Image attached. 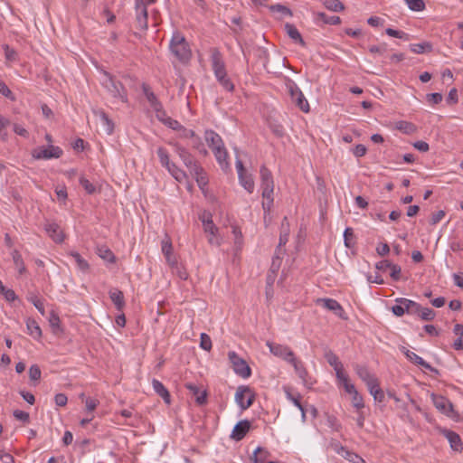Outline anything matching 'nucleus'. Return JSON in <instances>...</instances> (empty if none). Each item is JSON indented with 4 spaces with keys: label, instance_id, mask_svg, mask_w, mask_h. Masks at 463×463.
I'll return each mask as SVG.
<instances>
[{
    "label": "nucleus",
    "instance_id": "f257e3e1",
    "mask_svg": "<svg viewBox=\"0 0 463 463\" xmlns=\"http://www.w3.org/2000/svg\"><path fill=\"white\" fill-rule=\"evenodd\" d=\"M170 51L175 57L184 64H187L192 58V51L185 37L179 32H175L170 41Z\"/></svg>",
    "mask_w": 463,
    "mask_h": 463
},
{
    "label": "nucleus",
    "instance_id": "f03ea898",
    "mask_svg": "<svg viewBox=\"0 0 463 463\" xmlns=\"http://www.w3.org/2000/svg\"><path fill=\"white\" fill-rule=\"evenodd\" d=\"M260 186L262 189V197L267 202H262V208L265 213H269L273 203L274 181L271 172L262 165L260 169Z\"/></svg>",
    "mask_w": 463,
    "mask_h": 463
},
{
    "label": "nucleus",
    "instance_id": "7ed1b4c3",
    "mask_svg": "<svg viewBox=\"0 0 463 463\" xmlns=\"http://www.w3.org/2000/svg\"><path fill=\"white\" fill-rule=\"evenodd\" d=\"M104 75L106 80L103 81V86L110 93L113 98L119 99L122 102H128L127 90L123 84L116 80L115 78L109 72L105 71Z\"/></svg>",
    "mask_w": 463,
    "mask_h": 463
},
{
    "label": "nucleus",
    "instance_id": "20e7f679",
    "mask_svg": "<svg viewBox=\"0 0 463 463\" xmlns=\"http://www.w3.org/2000/svg\"><path fill=\"white\" fill-rule=\"evenodd\" d=\"M432 402L437 410L446 416L458 420L459 414L454 410L452 402L442 395L432 394Z\"/></svg>",
    "mask_w": 463,
    "mask_h": 463
},
{
    "label": "nucleus",
    "instance_id": "39448f33",
    "mask_svg": "<svg viewBox=\"0 0 463 463\" xmlns=\"http://www.w3.org/2000/svg\"><path fill=\"white\" fill-rule=\"evenodd\" d=\"M228 357L236 374L242 378H249L250 376L251 369L244 359L233 351L229 352Z\"/></svg>",
    "mask_w": 463,
    "mask_h": 463
},
{
    "label": "nucleus",
    "instance_id": "423d86ee",
    "mask_svg": "<svg viewBox=\"0 0 463 463\" xmlns=\"http://www.w3.org/2000/svg\"><path fill=\"white\" fill-rule=\"evenodd\" d=\"M288 89L295 105L303 112L307 113L310 109L309 103L298 85L294 81H290L288 84Z\"/></svg>",
    "mask_w": 463,
    "mask_h": 463
},
{
    "label": "nucleus",
    "instance_id": "0eeeda50",
    "mask_svg": "<svg viewBox=\"0 0 463 463\" xmlns=\"http://www.w3.org/2000/svg\"><path fill=\"white\" fill-rule=\"evenodd\" d=\"M61 155V148L55 146H49L47 147L41 146L35 149L33 153V156L36 159L59 158Z\"/></svg>",
    "mask_w": 463,
    "mask_h": 463
},
{
    "label": "nucleus",
    "instance_id": "6e6552de",
    "mask_svg": "<svg viewBox=\"0 0 463 463\" xmlns=\"http://www.w3.org/2000/svg\"><path fill=\"white\" fill-rule=\"evenodd\" d=\"M267 345L269 348L271 354L278 356L287 362H290V358H294V353L288 345L275 344L272 342H267Z\"/></svg>",
    "mask_w": 463,
    "mask_h": 463
},
{
    "label": "nucleus",
    "instance_id": "1a4fd4ad",
    "mask_svg": "<svg viewBox=\"0 0 463 463\" xmlns=\"http://www.w3.org/2000/svg\"><path fill=\"white\" fill-rule=\"evenodd\" d=\"M136 22L140 30L147 29V7L143 0H136Z\"/></svg>",
    "mask_w": 463,
    "mask_h": 463
},
{
    "label": "nucleus",
    "instance_id": "9d476101",
    "mask_svg": "<svg viewBox=\"0 0 463 463\" xmlns=\"http://www.w3.org/2000/svg\"><path fill=\"white\" fill-rule=\"evenodd\" d=\"M175 151L178 154L181 160L184 162L185 166L190 170L197 166L199 164L191 155V153L184 146H182L178 143H175L174 145Z\"/></svg>",
    "mask_w": 463,
    "mask_h": 463
},
{
    "label": "nucleus",
    "instance_id": "9b49d317",
    "mask_svg": "<svg viewBox=\"0 0 463 463\" xmlns=\"http://www.w3.org/2000/svg\"><path fill=\"white\" fill-rule=\"evenodd\" d=\"M317 304H322L323 307L328 310L333 311L337 317L342 319H347L345 317V313L342 306L333 298H318L317 300Z\"/></svg>",
    "mask_w": 463,
    "mask_h": 463
},
{
    "label": "nucleus",
    "instance_id": "f8f14e48",
    "mask_svg": "<svg viewBox=\"0 0 463 463\" xmlns=\"http://www.w3.org/2000/svg\"><path fill=\"white\" fill-rule=\"evenodd\" d=\"M43 228L54 242L61 243L64 241V233L56 222H46Z\"/></svg>",
    "mask_w": 463,
    "mask_h": 463
},
{
    "label": "nucleus",
    "instance_id": "ddd939ff",
    "mask_svg": "<svg viewBox=\"0 0 463 463\" xmlns=\"http://www.w3.org/2000/svg\"><path fill=\"white\" fill-rule=\"evenodd\" d=\"M250 429V422L248 420H240L234 426L231 438L236 441L241 440Z\"/></svg>",
    "mask_w": 463,
    "mask_h": 463
},
{
    "label": "nucleus",
    "instance_id": "4468645a",
    "mask_svg": "<svg viewBox=\"0 0 463 463\" xmlns=\"http://www.w3.org/2000/svg\"><path fill=\"white\" fill-rule=\"evenodd\" d=\"M289 363L293 365L296 373L302 380L303 384L305 386L310 388L312 385V383L307 380L308 373H307L306 367L304 366V364L301 362L298 361L296 359V357L290 358Z\"/></svg>",
    "mask_w": 463,
    "mask_h": 463
},
{
    "label": "nucleus",
    "instance_id": "2eb2a0df",
    "mask_svg": "<svg viewBox=\"0 0 463 463\" xmlns=\"http://www.w3.org/2000/svg\"><path fill=\"white\" fill-rule=\"evenodd\" d=\"M354 370L356 374L363 382L365 383L367 387H369L370 384L374 383V382L378 381V379L373 374H372L368 368L364 365L355 364Z\"/></svg>",
    "mask_w": 463,
    "mask_h": 463
},
{
    "label": "nucleus",
    "instance_id": "dca6fc26",
    "mask_svg": "<svg viewBox=\"0 0 463 463\" xmlns=\"http://www.w3.org/2000/svg\"><path fill=\"white\" fill-rule=\"evenodd\" d=\"M442 433L449 440L450 448L453 450L461 451L463 449V444L458 433L450 430H443Z\"/></svg>",
    "mask_w": 463,
    "mask_h": 463
},
{
    "label": "nucleus",
    "instance_id": "f3484780",
    "mask_svg": "<svg viewBox=\"0 0 463 463\" xmlns=\"http://www.w3.org/2000/svg\"><path fill=\"white\" fill-rule=\"evenodd\" d=\"M190 174L195 178L200 189L203 190L204 187L208 184V177L204 169L200 165H198L190 170Z\"/></svg>",
    "mask_w": 463,
    "mask_h": 463
},
{
    "label": "nucleus",
    "instance_id": "a211bd4d",
    "mask_svg": "<svg viewBox=\"0 0 463 463\" xmlns=\"http://www.w3.org/2000/svg\"><path fill=\"white\" fill-rule=\"evenodd\" d=\"M211 62L213 72L226 68L222 54L217 48L211 49Z\"/></svg>",
    "mask_w": 463,
    "mask_h": 463
},
{
    "label": "nucleus",
    "instance_id": "6ab92c4d",
    "mask_svg": "<svg viewBox=\"0 0 463 463\" xmlns=\"http://www.w3.org/2000/svg\"><path fill=\"white\" fill-rule=\"evenodd\" d=\"M204 137L208 146L212 148L213 151L216 146L221 147L224 146L222 137L213 130H206Z\"/></svg>",
    "mask_w": 463,
    "mask_h": 463
},
{
    "label": "nucleus",
    "instance_id": "aec40b11",
    "mask_svg": "<svg viewBox=\"0 0 463 463\" xmlns=\"http://www.w3.org/2000/svg\"><path fill=\"white\" fill-rule=\"evenodd\" d=\"M213 152L214 154V156H215L217 162L221 165V167L223 170H227L229 168V162H228V152H227L225 146H222L221 147L216 146Z\"/></svg>",
    "mask_w": 463,
    "mask_h": 463
},
{
    "label": "nucleus",
    "instance_id": "412c9836",
    "mask_svg": "<svg viewBox=\"0 0 463 463\" xmlns=\"http://www.w3.org/2000/svg\"><path fill=\"white\" fill-rule=\"evenodd\" d=\"M284 27L287 34L292 41L299 43L303 47L306 46V42L304 41L300 33L294 24L287 23Z\"/></svg>",
    "mask_w": 463,
    "mask_h": 463
},
{
    "label": "nucleus",
    "instance_id": "4be33fe9",
    "mask_svg": "<svg viewBox=\"0 0 463 463\" xmlns=\"http://www.w3.org/2000/svg\"><path fill=\"white\" fill-rule=\"evenodd\" d=\"M152 385H153L154 391L164 400V402L166 404H170L171 403V395H170V392H168V390L164 386V384L160 381H158L156 379H153Z\"/></svg>",
    "mask_w": 463,
    "mask_h": 463
},
{
    "label": "nucleus",
    "instance_id": "5701e85b",
    "mask_svg": "<svg viewBox=\"0 0 463 463\" xmlns=\"http://www.w3.org/2000/svg\"><path fill=\"white\" fill-rule=\"evenodd\" d=\"M109 294L117 310L121 311L126 305L123 292L118 288H113L109 290Z\"/></svg>",
    "mask_w": 463,
    "mask_h": 463
},
{
    "label": "nucleus",
    "instance_id": "b1692460",
    "mask_svg": "<svg viewBox=\"0 0 463 463\" xmlns=\"http://www.w3.org/2000/svg\"><path fill=\"white\" fill-rule=\"evenodd\" d=\"M200 219L202 220L204 232L210 233L212 236L215 235V233L218 232V228L213 222L212 214L210 213L204 212Z\"/></svg>",
    "mask_w": 463,
    "mask_h": 463
},
{
    "label": "nucleus",
    "instance_id": "393cba45",
    "mask_svg": "<svg viewBox=\"0 0 463 463\" xmlns=\"http://www.w3.org/2000/svg\"><path fill=\"white\" fill-rule=\"evenodd\" d=\"M395 303H401V304H407L408 310L407 314L410 315H417L419 317L420 312L421 311V306L411 299L405 298H397L395 299Z\"/></svg>",
    "mask_w": 463,
    "mask_h": 463
},
{
    "label": "nucleus",
    "instance_id": "a878e982",
    "mask_svg": "<svg viewBox=\"0 0 463 463\" xmlns=\"http://www.w3.org/2000/svg\"><path fill=\"white\" fill-rule=\"evenodd\" d=\"M93 114L96 117H99L102 120L104 126L106 127V131L109 135L112 134L114 131V123L113 121L109 118L107 113L103 109H92Z\"/></svg>",
    "mask_w": 463,
    "mask_h": 463
},
{
    "label": "nucleus",
    "instance_id": "bb28decb",
    "mask_svg": "<svg viewBox=\"0 0 463 463\" xmlns=\"http://www.w3.org/2000/svg\"><path fill=\"white\" fill-rule=\"evenodd\" d=\"M368 391L370 394L373 397L374 402L382 403L384 402L385 394L384 392L380 387L379 381L374 382V383L370 384Z\"/></svg>",
    "mask_w": 463,
    "mask_h": 463
},
{
    "label": "nucleus",
    "instance_id": "cd10ccee",
    "mask_svg": "<svg viewBox=\"0 0 463 463\" xmlns=\"http://www.w3.org/2000/svg\"><path fill=\"white\" fill-rule=\"evenodd\" d=\"M26 326L28 334L32 335L34 339L38 340L42 337V329L39 326L38 323L35 321V319L28 318L26 321Z\"/></svg>",
    "mask_w": 463,
    "mask_h": 463
},
{
    "label": "nucleus",
    "instance_id": "c85d7f7f",
    "mask_svg": "<svg viewBox=\"0 0 463 463\" xmlns=\"http://www.w3.org/2000/svg\"><path fill=\"white\" fill-rule=\"evenodd\" d=\"M269 456L270 453L266 449L258 447L250 457V460L253 463H264Z\"/></svg>",
    "mask_w": 463,
    "mask_h": 463
},
{
    "label": "nucleus",
    "instance_id": "c756f323",
    "mask_svg": "<svg viewBox=\"0 0 463 463\" xmlns=\"http://www.w3.org/2000/svg\"><path fill=\"white\" fill-rule=\"evenodd\" d=\"M98 255L106 261L114 263L116 261L115 254L107 246H99L97 248Z\"/></svg>",
    "mask_w": 463,
    "mask_h": 463
},
{
    "label": "nucleus",
    "instance_id": "7c9ffc66",
    "mask_svg": "<svg viewBox=\"0 0 463 463\" xmlns=\"http://www.w3.org/2000/svg\"><path fill=\"white\" fill-rule=\"evenodd\" d=\"M395 128L408 135L412 134L417 130V128L413 123L405 120L397 121L395 123Z\"/></svg>",
    "mask_w": 463,
    "mask_h": 463
},
{
    "label": "nucleus",
    "instance_id": "2f4dec72",
    "mask_svg": "<svg viewBox=\"0 0 463 463\" xmlns=\"http://www.w3.org/2000/svg\"><path fill=\"white\" fill-rule=\"evenodd\" d=\"M143 91H144V94H145L146 99L148 100L150 106L153 109H156V108H160L161 107L162 103L158 100V99L156 98L155 93L150 90V88L148 86L144 84L143 85Z\"/></svg>",
    "mask_w": 463,
    "mask_h": 463
},
{
    "label": "nucleus",
    "instance_id": "473e14b6",
    "mask_svg": "<svg viewBox=\"0 0 463 463\" xmlns=\"http://www.w3.org/2000/svg\"><path fill=\"white\" fill-rule=\"evenodd\" d=\"M239 180L241 184L249 192L252 193L254 190V180L251 175H248L247 173L239 175Z\"/></svg>",
    "mask_w": 463,
    "mask_h": 463
},
{
    "label": "nucleus",
    "instance_id": "72a5a7b5",
    "mask_svg": "<svg viewBox=\"0 0 463 463\" xmlns=\"http://www.w3.org/2000/svg\"><path fill=\"white\" fill-rule=\"evenodd\" d=\"M410 49L414 53H424L430 52L432 51V45L429 42H423L420 43L411 44Z\"/></svg>",
    "mask_w": 463,
    "mask_h": 463
},
{
    "label": "nucleus",
    "instance_id": "f704fd0d",
    "mask_svg": "<svg viewBox=\"0 0 463 463\" xmlns=\"http://www.w3.org/2000/svg\"><path fill=\"white\" fill-rule=\"evenodd\" d=\"M70 255L74 259L79 269H80L82 272H87L90 269L88 261L84 260L79 252L71 251Z\"/></svg>",
    "mask_w": 463,
    "mask_h": 463
},
{
    "label": "nucleus",
    "instance_id": "c9c22d12",
    "mask_svg": "<svg viewBox=\"0 0 463 463\" xmlns=\"http://www.w3.org/2000/svg\"><path fill=\"white\" fill-rule=\"evenodd\" d=\"M12 257L19 274H24L26 271V268L20 252L17 250H14L12 251Z\"/></svg>",
    "mask_w": 463,
    "mask_h": 463
},
{
    "label": "nucleus",
    "instance_id": "e433bc0d",
    "mask_svg": "<svg viewBox=\"0 0 463 463\" xmlns=\"http://www.w3.org/2000/svg\"><path fill=\"white\" fill-rule=\"evenodd\" d=\"M246 392H250V388L247 385H241L237 388V392L235 393V401L237 404L241 409V404L244 405V396Z\"/></svg>",
    "mask_w": 463,
    "mask_h": 463
},
{
    "label": "nucleus",
    "instance_id": "4c0bfd02",
    "mask_svg": "<svg viewBox=\"0 0 463 463\" xmlns=\"http://www.w3.org/2000/svg\"><path fill=\"white\" fill-rule=\"evenodd\" d=\"M166 169L173 175V177L179 182L186 177L185 173L174 163H171L166 167Z\"/></svg>",
    "mask_w": 463,
    "mask_h": 463
},
{
    "label": "nucleus",
    "instance_id": "58836bf2",
    "mask_svg": "<svg viewBox=\"0 0 463 463\" xmlns=\"http://www.w3.org/2000/svg\"><path fill=\"white\" fill-rule=\"evenodd\" d=\"M324 5L326 9L333 12H341L345 9V5L339 0H325Z\"/></svg>",
    "mask_w": 463,
    "mask_h": 463
},
{
    "label": "nucleus",
    "instance_id": "ea45409f",
    "mask_svg": "<svg viewBox=\"0 0 463 463\" xmlns=\"http://www.w3.org/2000/svg\"><path fill=\"white\" fill-rule=\"evenodd\" d=\"M317 16L324 24H326L336 25L341 24V18L336 15H327L325 13H318Z\"/></svg>",
    "mask_w": 463,
    "mask_h": 463
},
{
    "label": "nucleus",
    "instance_id": "a19ab883",
    "mask_svg": "<svg viewBox=\"0 0 463 463\" xmlns=\"http://www.w3.org/2000/svg\"><path fill=\"white\" fill-rule=\"evenodd\" d=\"M268 8L271 13H279L281 15L292 16V14H293L292 11L288 7H287L286 5H283L281 4L271 5H269Z\"/></svg>",
    "mask_w": 463,
    "mask_h": 463
},
{
    "label": "nucleus",
    "instance_id": "79ce46f5",
    "mask_svg": "<svg viewBox=\"0 0 463 463\" xmlns=\"http://www.w3.org/2000/svg\"><path fill=\"white\" fill-rule=\"evenodd\" d=\"M287 222V217H284L283 222H282V225H281L282 226V231L280 232L279 242V245H278L277 250H276V252H278V253H279V251H280V247L286 245V243L288 241V236H289L288 230V229H284V222Z\"/></svg>",
    "mask_w": 463,
    "mask_h": 463
},
{
    "label": "nucleus",
    "instance_id": "37998d69",
    "mask_svg": "<svg viewBox=\"0 0 463 463\" xmlns=\"http://www.w3.org/2000/svg\"><path fill=\"white\" fill-rule=\"evenodd\" d=\"M342 457L352 463H365L364 458L354 451L346 449Z\"/></svg>",
    "mask_w": 463,
    "mask_h": 463
},
{
    "label": "nucleus",
    "instance_id": "c03bdc74",
    "mask_svg": "<svg viewBox=\"0 0 463 463\" xmlns=\"http://www.w3.org/2000/svg\"><path fill=\"white\" fill-rule=\"evenodd\" d=\"M408 7L411 11L420 12L425 9V3L423 0H404Z\"/></svg>",
    "mask_w": 463,
    "mask_h": 463
},
{
    "label": "nucleus",
    "instance_id": "a18cd8bd",
    "mask_svg": "<svg viewBox=\"0 0 463 463\" xmlns=\"http://www.w3.org/2000/svg\"><path fill=\"white\" fill-rule=\"evenodd\" d=\"M49 323L54 333H57V331H62L61 328L60 317L54 311H52L50 314Z\"/></svg>",
    "mask_w": 463,
    "mask_h": 463
},
{
    "label": "nucleus",
    "instance_id": "49530a36",
    "mask_svg": "<svg viewBox=\"0 0 463 463\" xmlns=\"http://www.w3.org/2000/svg\"><path fill=\"white\" fill-rule=\"evenodd\" d=\"M325 357L327 361V363L332 366L334 367V369H336V368H339V367H342V364L341 362L339 361L337 355L335 354H334L332 351H328L325 354Z\"/></svg>",
    "mask_w": 463,
    "mask_h": 463
},
{
    "label": "nucleus",
    "instance_id": "de8ad7c7",
    "mask_svg": "<svg viewBox=\"0 0 463 463\" xmlns=\"http://www.w3.org/2000/svg\"><path fill=\"white\" fill-rule=\"evenodd\" d=\"M157 156L161 165L165 168L171 164L168 152L165 147L160 146L157 148Z\"/></svg>",
    "mask_w": 463,
    "mask_h": 463
},
{
    "label": "nucleus",
    "instance_id": "09e8293b",
    "mask_svg": "<svg viewBox=\"0 0 463 463\" xmlns=\"http://www.w3.org/2000/svg\"><path fill=\"white\" fill-rule=\"evenodd\" d=\"M436 317V312L430 307H421L419 317L423 321H432Z\"/></svg>",
    "mask_w": 463,
    "mask_h": 463
},
{
    "label": "nucleus",
    "instance_id": "8fccbe9b",
    "mask_svg": "<svg viewBox=\"0 0 463 463\" xmlns=\"http://www.w3.org/2000/svg\"><path fill=\"white\" fill-rule=\"evenodd\" d=\"M354 239V230L350 227L345 228V230L344 232V241H345V247H347L349 249L354 247V242L352 241Z\"/></svg>",
    "mask_w": 463,
    "mask_h": 463
},
{
    "label": "nucleus",
    "instance_id": "3c124183",
    "mask_svg": "<svg viewBox=\"0 0 463 463\" xmlns=\"http://www.w3.org/2000/svg\"><path fill=\"white\" fill-rule=\"evenodd\" d=\"M402 352L407 357V359L414 364L420 365V363H423V359L419 356L417 354L410 351L409 349L402 347Z\"/></svg>",
    "mask_w": 463,
    "mask_h": 463
},
{
    "label": "nucleus",
    "instance_id": "603ef678",
    "mask_svg": "<svg viewBox=\"0 0 463 463\" xmlns=\"http://www.w3.org/2000/svg\"><path fill=\"white\" fill-rule=\"evenodd\" d=\"M385 33H386L387 35H389L391 37H395V38L402 39L404 41H409L410 40V35L408 33H406L405 32H403V31H399V30H395V29H392V28H387L385 30Z\"/></svg>",
    "mask_w": 463,
    "mask_h": 463
},
{
    "label": "nucleus",
    "instance_id": "864d4df0",
    "mask_svg": "<svg viewBox=\"0 0 463 463\" xmlns=\"http://www.w3.org/2000/svg\"><path fill=\"white\" fill-rule=\"evenodd\" d=\"M80 184L88 194H93L96 193V186L84 176L80 178Z\"/></svg>",
    "mask_w": 463,
    "mask_h": 463
},
{
    "label": "nucleus",
    "instance_id": "5fc2aeb1",
    "mask_svg": "<svg viewBox=\"0 0 463 463\" xmlns=\"http://www.w3.org/2000/svg\"><path fill=\"white\" fill-rule=\"evenodd\" d=\"M285 392L287 394V398L291 401L295 406H297L300 411H303V405L300 402L301 395L298 393L297 395H293L289 392V388H285Z\"/></svg>",
    "mask_w": 463,
    "mask_h": 463
},
{
    "label": "nucleus",
    "instance_id": "6e6d98bb",
    "mask_svg": "<svg viewBox=\"0 0 463 463\" xmlns=\"http://www.w3.org/2000/svg\"><path fill=\"white\" fill-rule=\"evenodd\" d=\"M392 312L396 317H402L405 313H407L408 306L407 304L396 303L391 308Z\"/></svg>",
    "mask_w": 463,
    "mask_h": 463
},
{
    "label": "nucleus",
    "instance_id": "4d7b16f0",
    "mask_svg": "<svg viewBox=\"0 0 463 463\" xmlns=\"http://www.w3.org/2000/svg\"><path fill=\"white\" fill-rule=\"evenodd\" d=\"M200 347L205 351H210L212 349L211 337L205 333H202L200 335Z\"/></svg>",
    "mask_w": 463,
    "mask_h": 463
},
{
    "label": "nucleus",
    "instance_id": "13d9d810",
    "mask_svg": "<svg viewBox=\"0 0 463 463\" xmlns=\"http://www.w3.org/2000/svg\"><path fill=\"white\" fill-rule=\"evenodd\" d=\"M352 405L357 411H360L364 407L363 396L358 392L352 394Z\"/></svg>",
    "mask_w": 463,
    "mask_h": 463
},
{
    "label": "nucleus",
    "instance_id": "bf43d9fd",
    "mask_svg": "<svg viewBox=\"0 0 463 463\" xmlns=\"http://www.w3.org/2000/svg\"><path fill=\"white\" fill-rule=\"evenodd\" d=\"M42 372L37 364H33L29 368V377L32 381H39L41 379Z\"/></svg>",
    "mask_w": 463,
    "mask_h": 463
},
{
    "label": "nucleus",
    "instance_id": "052dcab7",
    "mask_svg": "<svg viewBox=\"0 0 463 463\" xmlns=\"http://www.w3.org/2000/svg\"><path fill=\"white\" fill-rule=\"evenodd\" d=\"M218 82L228 91H233L234 84L232 82L231 79L226 75L222 78H217Z\"/></svg>",
    "mask_w": 463,
    "mask_h": 463
},
{
    "label": "nucleus",
    "instance_id": "680f3d73",
    "mask_svg": "<svg viewBox=\"0 0 463 463\" xmlns=\"http://www.w3.org/2000/svg\"><path fill=\"white\" fill-rule=\"evenodd\" d=\"M280 265H281V259L279 256V253L276 252V255L272 258V262H271L270 268L269 269V272L275 273L277 275V273L280 268Z\"/></svg>",
    "mask_w": 463,
    "mask_h": 463
},
{
    "label": "nucleus",
    "instance_id": "e2e57ef3",
    "mask_svg": "<svg viewBox=\"0 0 463 463\" xmlns=\"http://www.w3.org/2000/svg\"><path fill=\"white\" fill-rule=\"evenodd\" d=\"M13 415L17 420H21L24 423H28L30 421V415L26 411L14 410Z\"/></svg>",
    "mask_w": 463,
    "mask_h": 463
},
{
    "label": "nucleus",
    "instance_id": "0e129e2a",
    "mask_svg": "<svg viewBox=\"0 0 463 463\" xmlns=\"http://www.w3.org/2000/svg\"><path fill=\"white\" fill-rule=\"evenodd\" d=\"M390 269H391V274H390L391 278L394 281L400 280L401 272H402L401 267L398 264L391 263Z\"/></svg>",
    "mask_w": 463,
    "mask_h": 463
},
{
    "label": "nucleus",
    "instance_id": "69168bd1",
    "mask_svg": "<svg viewBox=\"0 0 463 463\" xmlns=\"http://www.w3.org/2000/svg\"><path fill=\"white\" fill-rule=\"evenodd\" d=\"M0 93L11 100H14L15 99L11 90L2 80H0Z\"/></svg>",
    "mask_w": 463,
    "mask_h": 463
},
{
    "label": "nucleus",
    "instance_id": "338daca9",
    "mask_svg": "<svg viewBox=\"0 0 463 463\" xmlns=\"http://www.w3.org/2000/svg\"><path fill=\"white\" fill-rule=\"evenodd\" d=\"M330 448L334 449L337 454L341 455L345 453L347 448L344 447L338 440L332 439L330 442Z\"/></svg>",
    "mask_w": 463,
    "mask_h": 463
},
{
    "label": "nucleus",
    "instance_id": "774afa93",
    "mask_svg": "<svg viewBox=\"0 0 463 463\" xmlns=\"http://www.w3.org/2000/svg\"><path fill=\"white\" fill-rule=\"evenodd\" d=\"M445 214L446 213L443 210H439L434 213L430 220V225H436L437 223H439L444 218Z\"/></svg>",
    "mask_w": 463,
    "mask_h": 463
}]
</instances>
